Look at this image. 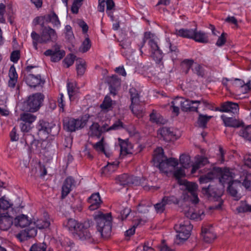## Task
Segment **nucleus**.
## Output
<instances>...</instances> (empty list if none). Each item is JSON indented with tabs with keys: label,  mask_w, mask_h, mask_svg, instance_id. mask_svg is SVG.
Returning a JSON list of instances; mask_svg holds the SVG:
<instances>
[{
	"label": "nucleus",
	"mask_w": 251,
	"mask_h": 251,
	"mask_svg": "<svg viewBox=\"0 0 251 251\" xmlns=\"http://www.w3.org/2000/svg\"><path fill=\"white\" fill-rule=\"evenodd\" d=\"M91 221H85L83 223L78 222L73 218H70L64 221L63 226L70 232L77 235L81 240H87L91 238V234L89 231Z\"/></svg>",
	"instance_id": "f257e3e1"
},
{
	"label": "nucleus",
	"mask_w": 251,
	"mask_h": 251,
	"mask_svg": "<svg viewBox=\"0 0 251 251\" xmlns=\"http://www.w3.org/2000/svg\"><path fill=\"white\" fill-rule=\"evenodd\" d=\"M153 161L154 165L164 173L168 172L169 167H175L178 164L177 159L173 157L167 158L164 154L162 148H158L155 151Z\"/></svg>",
	"instance_id": "f03ea898"
},
{
	"label": "nucleus",
	"mask_w": 251,
	"mask_h": 251,
	"mask_svg": "<svg viewBox=\"0 0 251 251\" xmlns=\"http://www.w3.org/2000/svg\"><path fill=\"white\" fill-rule=\"evenodd\" d=\"M98 231L101 236L106 237L110 235L112 229V217L110 213H99L95 215Z\"/></svg>",
	"instance_id": "7ed1b4c3"
},
{
	"label": "nucleus",
	"mask_w": 251,
	"mask_h": 251,
	"mask_svg": "<svg viewBox=\"0 0 251 251\" xmlns=\"http://www.w3.org/2000/svg\"><path fill=\"white\" fill-rule=\"evenodd\" d=\"M31 37L33 40L34 47L37 49L38 43L43 44L50 41L55 42L57 40V36L55 30L48 26L42 29L40 35L33 31L31 33Z\"/></svg>",
	"instance_id": "20e7f679"
},
{
	"label": "nucleus",
	"mask_w": 251,
	"mask_h": 251,
	"mask_svg": "<svg viewBox=\"0 0 251 251\" xmlns=\"http://www.w3.org/2000/svg\"><path fill=\"white\" fill-rule=\"evenodd\" d=\"M192 228L190 220L187 218H184L183 221H181L178 224H176L174 229L177 234L175 242L179 244L186 240L189 237Z\"/></svg>",
	"instance_id": "39448f33"
},
{
	"label": "nucleus",
	"mask_w": 251,
	"mask_h": 251,
	"mask_svg": "<svg viewBox=\"0 0 251 251\" xmlns=\"http://www.w3.org/2000/svg\"><path fill=\"white\" fill-rule=\"evenodd\" d=\"M45 97L41 93H36L30 95L24 102L25 109L30 112H35L41 107Z\"/></svg>",
	"instance_id": "423d86ee"
},
{
	"label": "nucleus",
	"mask_w": 251,
	"mask_h": 251,
	"mask_svg": "<svg viewBox=\"0 0 251 251\" xmlns=\"http://www.w3.org/2000/svg\"><path fill=\"white\" fill-rule=\"evenodd\" d=\"M64 129L68 132H73L84 127L86 124V121L82 118H74L66 117L63 120Z\"/></svg>",
	"instance_id": "0eeeda50"
},
{
	"label": "nucleus",
	"mask_w": 251,
	"mask_h": 251,
	"mask_svg": "<svg viewBox=\"0 0 251 251\" xmlns=\"http://www.w3.org/2000/svg\"><path fill=\"white\" fill-rule=\"evenodd\" d=\"M148 44L151 48V56L153 60L159 67L163 66V53L160 49L157 41L154 39H150Z\"/></svg>",
	"instance_id": "6e6552de"
},
{
	"label": "nucleus",
	"mask_w": 251,
	"mask_h": 251,
	"mask_svg": "<svg viewBox=\"0 0 251 251\" xmlns=\"http://www.w3.org/2000/svg\"><path fill=\"white\" fill-rule=\"evenodd\" d=\"M215 172L219 176V181L223 185L230 182H234V174L228 168L216 167L214 169Z\"/></svg>",
	"instance_id": "1a4fd4ad"
},
{
	"label": "nucleus",
	"mask_w": 251,
	"mask_h": 251,
	"mask_svg": "<svg viewBox=\"0 0 251 251\" xmlns=\"http://www.w3.org/2000/svg\"><path fill=\"white\" fill-rule=\"evenodd\" d=\"M202 103L204 106H207L209 103L205 100H193L189 99L182 100L181 110L184 112H198V106Z\"/></svg>",
	"instance_id": "9d476101"
},
{
	"label": "nucleus",
	"mask_w": 251,
	"mask_h": 251,
	"mask_svg": "<svg viewBox=\"0 0 251 251\" xmlns=\"http://www.w3.org/2000/svg\"><path fill=\"white\" fill-rule=\"evenodd\" d=\"M55 125L44 120H40L37 126L38 135L40 138H47Z\"/></svg>",
	"instance_id": "9b49d317"
},
{
	"label": "nucleus",
	"mask_w": 251,
	"mask_h": 251,
	"mask_svg": "<svg viewBox=\"0 0 251 251\" xmlns=\"http://www.w3.org/2000/svg\"><path fill=\"white\" fill-rule=\"evenodd\" d=\"M25 144L29 146L30 152L34 153H41L40 144L41 140H35L34 136L31 134H26L25 135Z\"/></svg>",
	"instance_id": "f8f14e48"
},
{
	"label": "nucleus",
	"mask_w": 251,
	"mask_h": 251,
	"mask_svg": "<svg viewBox=\"0 0 251 251\" xmlns=\"http://www.w3.org/2000/svg\"><path fill=\"white\" fill-rule=\"evenodd\" d=\"M76 181L73 177L70 176L66 177L62 186L61 199H64L75 186Z\"/></svg>",
	"instance_id": "ddd939ff"
},
{
	"label": "nucleus",
	"mask_w": 251,
	"mask_h": 251,
	"mask_svg": "<svg viewBox=\"0 0 251 251\" xmlns=\"http://www.w3.org/2000/svg\"><path fill=\"white\" fill-rule=\"evenodd\" d=\"M37 227L33 226L31 224L27 228L22 230L17 235V237L21 241L27 240L28 239L34 237L37 235Z\"/></svg>",
	"instance_id": "4468645a"
},
{
	"label": "nucleus",
	"mask_w": 251,
	"mask_h": 251,
	"mask_svg": "<svg viewBox=\"0 0 251 251\" xmlns=\"http://www.w3.org/2000/svg\"><path fill=\"white\" fill-rule=\"evenodd\" d=\"M116 182L121 186H125L129 184H137L138 177L129 176L127 174H123L116 177Z\"/></svg>",
	"instance_id": "2eb2a0df"
},
{
	"label": "nucleus",
	"mask_w": 251,
	"mask_h": 251,
	"mask_svg": "<svg viewBox=\"0 0 251 251\" xmlns=\"http://www.w3.org/2000/svg\"><path fill=\"white\" fill-rule=\"evenodd\" d=\"M191 39L200 43L206 44L209 42L208 34L202 30L193 29Z\"/></svg>",
	"instance_id": "dca6fc26"
},
{
	"label": "nucleus",
	"mask_w": 251,
	"mask_h": 251,
	"mask_svg": "<svg viewBox=\"0 0 251 251\" xmlns=\"http://www.w3.org/2000/svg\"><path fill=\"white\" fill-rule=\"evenodd\" d=\"M44 54L47 56H50V59L52 62H56L63 58L65 56V52L63 50H60L58 47L55 48L54 50L51 49L46 50L44 52Z\"/></svg>",
	"instance_id": "f3484780"
},
{
	"label": "nucleus",
	"mask_w": 251,
	"mask_h": 251,
	"mask_svg": "<svg viewBox=\"0 0 251 251\" xmlns=\"http://www.w3.org/2000/svg\"><path fill=\"white\" fill-rule=\"evenodd\" d=\"M158 134L166 142L176 140L177 138L171 128L167 127L160 128L158 130Z\"/></svg>",
	"instance_id": "a211bd4d"
},
{
	"label": "nucleus",
	"mask_w": 251,
	"mask_h": 251,
	"mask_svg": "<svg viewBox=\"0 0 251 251\" xmlns=\"http://www.w3.org/2000/svg\"><path fill=\"white\" fill-rule=\"evenodd\" d=\"M25 83L30 87H36L41 83L44 84V81L41 78L40 75H35L32 74H29L25 77Z\"/></svg>",
	"instance_id": "6ab92c4d"
},
{
	"label": "nucleus",
	"mask_w": 251,
	"mask_h": 251,
	"mask_svg": "<svg viewBox=\"0 0 251 251\" xmlns=\"http://www.w3.org/2000/svg\"><path fill=\"white\" fill-rule=\"evenodd\" d=\"M129 94L131 101L130 109L134 114H136V106L140 102V95L138 91L134 88L129 89Z\"/></svg>",
	"instance_id": "aec40b11"
},
{
	"label": "nucleus",
	"mask_w": 251,
	"mask_h": 251,
	"mask_svg": "<svg viewBox=\"0 0 251 251\" xmlns=\"http://www.w3.org/2000/svg\"><path fill=\"white\" fill-rule=\"evenodd\" d=\"M88 201L90 203L89 206L90 210L93 211L99 208L102 203L99 193L92 194L88 198Z\"/></svg>",
	"instance_id": "412c9836"
},
{
	"label": "nucleus",
	"mask_w": 251,
	"mask_h": 251,
	"mask_svg": "<svg viewBox=\"0 0 251 251\" xmlns=\"http://www.w3.org/2000/svg\"><path fill=\"white\" fill-rule=\"evenodd\" d=\"M14 224L13 218L5 214L0 213V229L7 230Z\"/></svg>",
	"instance_id": "4be33fe9"
},
{
	"label": "nucleus",
	"mask_w": 251,
	"mask_h": 251,
	"mask_svg": "<svg viewBox=\"0 0 251 251\" xmlns=\"http://www.w3.org/2000/svg\"><path fill=\"white\" fill-rule=\"evenodd\" d=\"M165 48L168 53H171L172 60L176 59L179 53V50L176 45L173 43L169 38H166Z\"/></svg>",
	"instance_id": "5701e85b"
},
{
	"label": "nucleus",
	"mask_w": 251,
	"mask_h": 251,
	"mask_svg": "<svg viewBox=\"0 0 251 251\" xmlns=\"http://www.w3.org/2000/svg\"><path fill=\"white\" fill-rule=\"evenodd\" d=\"M221 119L222 120L225 126L226 127L238 128L244 125L243 122H240L232 117H228L224 114L221 116Z\"/></svg>",
	"instance_id": "b1692460"
},
{
	"label": "nucleus",
	"mask_w": 251,
	"mask_h": 251,
	"mask_svg": "<svg viewBox=\"0 0 251 251\" xmlns=\"http://www.w3.org/2000/svg\"><path fill=\"white\" fill-rule=\"evenodd\" d=\"M201 192L209 200L214 199L218 197L217 189L215 185L209 184L207 186H202Z\"/></svg>",
	"instance_id": "393cba45"
},
{
	"label": "nucleus",
	"mask_w": 251,
	"mask_h": 251,
	"mask_svg": "<svg viewBox=\"0 0 251 251\" xmlns=\"http://www.w3.org/2000/svg\"><path fill=\"white\" fill-rule=\"evenodd\" d=\"M119 144L120 147V154L121 155H126L131 153L132 146L128 140H124L119 138Z\"/></svg>",
	"instance_id": "a878e982"
},
{
	"label": "nucleus",
	"mask_w": 251,
	"mask_h": 251,
	"mask_svg": "<svg viewBox=\"0 0 251 251\" xmlns=\"http://www.w3.org/2000/svg\"><path fill=\"white\" fill-rule=\"evenodd\" d=\"M50 225V218L47 213H44V217L34 222V225L40 229L48 228Z\"/></svg>",
	"instance_id": "bb28decb"
},
{
	"label": "nucleus",
	"mask_w": 251,
	"mask_h": 251,
	"mask_svg": "<svg viewBox=\"0 0 251 251\" xmlns=\"http://www.w3.org/2000/svg\"><path fill=\"white\" fill-rule=\"evenodd\" d=\"M222 112H231L236 114L239 111L238 104L229 101L222 103Z\"/></svg>",
	"instance_id": "cd10ccee"
},
{
	"label": "nucleus",
	"mask_w": 251,
	"mask_h": 251,
	"mask_svg": "<svg viewBox=\"0 0 251 251\" xmlns=\"http://www.w3.org/2000/svg\"><path fill=\"white\" fill-rule=\"evenodd\" d=\"M120 85V79H119L116 75H112L109 87L110 93L113 96H115L117 94L118 90Z\"/></svg>",
	"instance_id": "c85d7f7f"
},
{
	"label": "nucleus",
	"mask_w": 251,
	"mask_h": 251,
	"mask_svg": "<svg viewBox=\"0 0 251 251\" xmlns=\"http://www.w3.org/2000/svg\"><path fill=\"white\" fill-rule=\"evenodd\" d=\"M201 234L205 242L210 243L216 238V234L211 230V228L210 227H202Z\"/></svg>",
	"instance_id": "c756f323"
},
{
	"label": "nucleus",
	"mask_w": 251,
	"mask_h": 251,
	"mask_svg": "<svg viewBox=\"0 0 251 251\" xmlns=\"http://www.w3.org/2000/svg\"><path fill=\"white\" fill-rule=\"evenodd\" d=\"M14 224L17 227H24L31 224L28 217L26 215L22 214L14 219Z\"/></svg>",
	"instance_id": "7c9ffc66"
},
{
	"label": "nucleus",
	"mask_w": 251,
	"mask_h": 251,
	"mask_svg": "<svg viewBox=\"0 0 251 251\" xmlns=\"http://www.w3.org/2000/svg\"><path fill=\"white\" fill-rule=\"evenodd\" d=\"M193 29L180 28L179 29H176L174 34L177 36L184 38L191 39L192 36Z\"/></svg>",
	"instance_id": "2f4dec72"
},
{
	"label": "nucleus",
	"mask_w": 251,
	"mask_h": 251,
	"mask_svg": "<svg viewBox=\"0 0 251 251\" xmlns=\"http://www.w3.org/2000/svg\"><path fill=\"white\" fill-rule=\"evenodd\" d=\"M212 118V116H208L200 114L198 118L197 124L198 126L202 128H205L207 127V124Z\"/></svg>",
	"instance_id": "473e14b6"
},
{
	"label": "nucleus",
	"mask_w": 251,
	"mask_h": 251,
	"mask_svg": "<svg viewBox=\"0 0 251 251\" xmlns=\"http://www.w3.org/2000/svg\"><path fill=\"white\" fill-rule=\"evenodd\" d=\"M203 216V212H202L201 213L200 211L197 212L193 210V209H190L188 211L185 213L186 217L185 218H187L188 219L195 220H201V216Z\"/></svg>",
	"instance_id": "72a5a7b5"
},
{
	"label": "nucleus",
	"mask_w": 251,
	"mask_h": 251,
	"mask_svg": "<svg viewBox=\"0 0 251 251\" xmlns=\"http://www.w3.org/2000/svg\"><path fill=\"white\" fill-rule=\"evenodd\" d=\"M185 187V189L191 194H194L197 192L198 185L195 182H189L187 180H184L181 183Z\"/></svg>",
	"instance_id": "f704fd0d"
},
{
	"label": "nucleus",
	"mask_w": 251,
	"mask_h": 251,
	"mask_svg": "<svg viewBox=\"0 0 251 251\" xmlns=\"http://www.w3.org/2000/svg\"><path fill=\"white\" fill-rule=\"evenodd\" d=\"M91 47V42L88 37V35H87L85 40L82 42L79 50L81 52L85 53L88 51L90 49Z\"/></svg>",
	"instance_id": "c9c22d12"
},
{
	"label": "nucleus",
	"mask_w": 251,
	"mask_h": 251,
	"mask_svg": "<svg viewBox=\"0 0 251 251\" xmlns=\"http://www.w3.org/2000/svg\"><path fill=\"white\" fill-rule=\"evenodd\" d=\"M162 202L164 203L165 205H171L172 204H177L179 202L178 199L175 196H165L162 199Z\"/></svg>",
	"instance_id": "e433bc0d"
},
{
	"label": "nucleus",
	"mask_w": 251,
	"mask_h": 251,
	"mask_svg": "<svg viewBox=\"0 0 251 251\" xmlns=\"http://www.w3.org/2000/svg\"><path fill=\"white\" fill-rule=\"evenodd\" d=\"M36 119V116L31 113H23L21 115V121L30 125H31Z\"/></svg>",
	"instance_id": "4c0bfd02"
},
{
	"label": "nucleus",
	"mask_w": 251,
	"mask_h": 251,
	"mask_svg": "<svg viewBox=\"0 0 251 251\" xmlns=\"http://www.w3.org/2000/svg\"><path fill=\"white\" fill-rule=\"evenodd\" d=\"M13 205V203L9 200L6 199L5 196L0 198V210L5 211L11 208Z\"/></svg>",
	"instance_id": "58836bf2"
},
{
	"label": "nucleus",
	"mask_w": 251,
	"mask_h": 251,
	"mask_svg": "<svg viewBox=\"0 0 251 251\" xmlns=\"http://www.w3.org/2000/svg\"><path fill=\"white\" fill-rule=\"evenodd\" d=\"M67 89L69 97L71 100L77 92L76 85L73 82H68L67 84Z\"/></svg>",
	"instance_id": "ea45409f"
},
{
	"label": "nucleus",
	"mask_w": 251,
	"mask_h": 251,
	"mask_svg": "<svg viewBox=\"0 0 251 251\" xmlns=\"http://www.w3.org/2000/svg\"><path fill=\"white\" fill-rule=\"evenodd\" d=\"M91 134L92 136L100 137L101 134V130L98 123H93L90 127Z\"/></svg>",
	"instance_id": "a19ab883"
},
{
	"label": "nucleus",
	"mask_w": 251,
	"mask_h": 251,
	"mask_svg": "<svg viewBox=\"0 0 251 251\" xmlns=\"http://www.w3.org/2000/svg\"><path fill=\"white\" fill-rule=\"evenodd\" d=\"M239 134L244 139L251 141V126H248L245 128L242 129L239 131Z\"/></svg>",
	"instance_id": "79ce46f5"
},
{
	"label": "nucleus",
	"mask_w": 251,
	"mask_h": 251,
	"mask_svg": "<svg viewBox=\"0 0 251 251\" xmlns=\"http://www.w3.org/2000/svg\"><path fill=\"white\" fill-rule=\"evenodd\" d=\"M214 178V175L212 172H208L206 175L201 176L199 178L200 184H206L210 182Z\"/></svg>",
	"instance_id": "37998d69"
},
{
	"label": "nucleus",
	"mask_w": 251,
	"mask_h": 251,
	"mask_svg": "<svg viewBox=\"0 0 251 251\" xmlns=\"http://www.w3.org/2000/svg\"><path fill=\"white\" fill-rule=\"evenodd\" d=\"M47 246L44 243H38L33 244L30 248V251H46Z\"/></svg>",
	"instance_id": "c03bdc74"
},
{
	"label": "nucleus",
	"mask_w": 251,
	"mask_h": 251,
	"mask_svg": "<svg viewBox=\"0 0 251 251\" xmlns=\"http://www.w3.org/2000/svg\"><path fill=\"white\" fill-rule=\"evenodd\" d=\"M236 210L238 213L251 212V205L242 201L240 205L236 208Z\"/></svg>",
	"instance_id": "a18cd8bd"
},
{
	"label": "nucleus",
	"mask_w": 251,
	"mask_h": 251,
	"mask_svg": "<svg viewBox=\"0 0 251 251\" xmlns=\"http://www.w3.org/2000/svg\"><path fill=\"white\" fill-rule=\"evenodd\" d=\"M76 56L72 53H70L63 60V62L64 63L66 68H69L72 66L75 59Z\"/></svg>",
	"instance_id": "49530a36"
},
{
	"label": "nucleus",
	"mask_w": 251,
	"mask_h": 251,
	"mask_svg": "<svg viewBox=\"0 0 251 251\" xmlns=\"http://www.w3.org/2000/svg\"><path fill=\"white\" fill-rule=\"evenodd\" d=\"M57 104L59 107V111L63 112H64V107L65 106V97L63 93H60L57 97Z\"/></svg>",
	"instance_id": "de8ad7c7"
},
{
	"label": "nucleus",
	"mask_w": 251,
	"mask_h": 251,
	"mask_svg": "<svg viewBox=\"0 0 251 251\" xmlns=\"http://www.w3.org/2000/svg\"><path fill=\"white\" fill-rule=\"evenodd\" d=\"M76 71L77 75H82L86 70V63L84 61L80 60L79 61V64L76 65Z\"/></svg>",
	"instance_id": "09e8293b"
},
{
	"label": "nucleus",
	"mask_w": 251,
	"mask_h": 251,
	"mask_svg": "<svg viewBox=\"0 0 251 251\" xmlns=\"http://www.w3.org/2000/svg\"><path fill=\"white\" fill-rule=\"evenodd\" d=\"M190 158L188 155L186 154H181L179 157V162L180 164L184 168H187L190 164Z\"/></svg>",
	"instance_id": "8fccbe9b"
},
{
	"label": "nucleus",
	"mask_w": 251,
	"mask_h": 251,
	"mask_svg": "<svg viewBox=\"0 0 251 251\" xmlns=\"http://www.w3.org/2000/svg\"><path fill=\"white\" fill-rule=\"evenodd\" d=\"M51 23L54 27L59 28L61 26V23L57 14L54 12H51Z\"/></svg>",
	"instance_id": "3c124183"
},
{
	"label": "nucleus",
	"mask_w": 251,
	"mask_h": 251,
	"mask_svg": "<svg viewBox=\"0 0 251 251\" xmlns=\"http://www.w3.org/2000/svg\"><path fill=\"white\" fill-rule=\"evenodd\" d=\"M112 100L110 97L106 96L100 104V107L102 109H108L112 106Z\"/></svg>",
	"instance_id": "603ef678"
},
{
	"label": "nucleus",
	"mask_w": 251,
	"mask_h": 251,
	"mask_svg": "<svg viewBox=\"0 0 251 251\" xmlns=\"http://www.w3.org/2000/svg\"><path fill=\"white\" fill-rule=\"evenodd\" d=\"M227 191L231 196L235 198L237 197L238 192L235 186L234 185V182H230L228 184Z\"/></svg>",
	"instance_id": "864d4df0"
},
{
	"label": "nucleus",
	"mask_w": 251,
	"mask_h": 251,
	"mask_svg": "<svg viewBox=\"0 0 251 251\" xmlns=\"http://www.w3.org/2000/svg\"><path fill=\"white\" fill-rule=\"evenodd\" d=\"M150 121L154 123L157 124H162V117L156 113H154L153 111L150 115Z\"/></svg>",
	"instance_id": "5fc2aeb1"
},
{
	"label": "nucleus",
	"mask_w": 251,
	"mask_h": 251,
	"mask_svg": "<svg viewBox=\"0 0 251 251\" xmlns=\"http://www.w3.org/2000/svg\"><path fill=\"white\" fill-rule=\"evenodd\" d=\"M166 205L161 200V201L157 202L154 205V208L157 213H162L165 210Z\"/></svg>",
	"instance_id": "6e6d98bb"
},
{
	"label": "nucleus",
	"mask_w": 251,
	"mask_h": 251,
	"mask_svg": "<svg viewBox=\"0 0 251 251\" xmlns=\"http://www.w3.org/2000/svg\"><path fill=\"white\" fill-rule=\"evenodd\" d=\"M45 139L46 138H40L41 144L40 146L41 152L42 151H48L51 145L50 143L48 140H45Z\"/></svg>",
	"instance_id": "4d7b16f0"
},
{
	"label": "nucleus",
	"mask_w": 251,
	"mask_h": 251,
	"mask_svg": "<svg viewBox=\"0 0 251 251\" xmlns=\"http://www.w3.org/2000/svg\"><path fill=\"white\" fill-rule=\"evenodd\" d=\"M65 34L66 38L70 40L74 37L72 28L70 25H66L65 27Z\"/></svg>",
	"instance_id": "13d9d810"
},
{
	"label": "nucleus",
	"mask_w": 251,
	"mask_h": 251,
	"mask_svg": "<svg viewBox=\"0 0 251 251\" xmlns=\"http://www.w3.org/2000/svg\"><path fill=\"white\" fill-rule=\"evenodd\" d=\"M20 58V51L19 50L13 51L10 55V60L13 63H16Z\"/></svg>",
	"instance_id": "bf43d9fd"
},
{
	"label": "nucleus",
	"mask_w": 251,
	"mask_h": 251,
	"mask_svg": "<svg viewBox=\"0 0 251 251\" xmlns=\"http://www.w3.org/2000/svg\"><path fill=\"white\" fill-rule=\"evenodd\" d=\"M130 209L127 207L124 208L120 211L118 218L122 221L125 220L130 214Z\"/></svg>",
	"instance_id": "052dcab7"
},
{
	"label": "nucleus",
	"mask_w": 251,
	"mask_h": 251,
	"mask_svg": "<svg viewBox=\"0 0 251 251\" xmlns=\"http://www.w3.org/2000/svg\"><path fill=\"white\" fill-rule=\"evenodd\" d=\"M6 6L3 3H0V23L5 24V19L4 18V14L5 13Z\"/></svg>",
	"instance_id": "680f3d73"
},
{
	"label": "nucleus",
	"mask_w": 251,
	"mask_h": 251,
	"mask_svg": "<svg viewBox=\"0 0 251 251\" xmlns=\"http://www.w3.org/2000/svg\"><path fill=\"white\" fill-rule=\"evenodd\" d=\"M20 126L21 131L25 133H27L28 132H29V131L30 130V129H31V127H32L31 125H30L28 123H26L23 121L20 124ZM24 135H26V134H25ZM24 136H25V135H24Z\"/></svg>",
	"instance_id": "e2e57ef3"
},
{
	"label": "nucleus",
	"mask_w": 251,
	"mask_h": 251,
	"mask_svg": "<svg viewBox=\"0 0 251 251\" xmlns=\"http://www.w3.org/2000/svg\"><path fill=\"white\" fill-rule=\"evenodd\" d=\"M122 128H124V124L120 120H118L109 127V129L110 130H116Z\"/></svg>",
	"instance_id": "0e129e2a"
},
{
	"label": "nucleus",
	"mask_w": 251,
	"mask_h": 251,
	"mask_svg": "<svg viewBox=\"0 0 251 251\" xmlns=\"http://www.w3.org/2000/svg\"><path fill=\"white\" fill-rule=\"evenodd\" d=\"M94 149L98 151L101 152L102 151H104L105 148L104 145L103 144V139H101L99 142H97L94 145Z\"/></svg>",
	"instance_id": "69168bd1"
},
{
	"label": "nucleus",
	"mask_w": 251,
	"mask_h": 251,
	"mask_svg": "<svg viewBox=\"0 0 251 251\" xmlns=\"http://www.w3.org/2000/svg\"><path fill=\"white\" fill-rule=\"evenodd\" d=\"M226 33L225 32H223L222 33L221 36L218 38L216 45L218 47H222L226 42Z\"/></svg>",
	"instance_id": "338daca9"
},
{
	"label": "nucleus",
	"mask_w": 251,
	"mask_h": 251,
	"mask_svg": "<svg viewBox=\"0 0 251 251\" xmlns=\"http://www.w3.org/2000/svg\"><path fill=\"white\" fill-rule=\"evenodd\" d=\"M8 76L9 78L18 79V75L14 65H12L9 70Z\"/></svg>",
	"instance_id": "774afa93"
}]
</instances>
